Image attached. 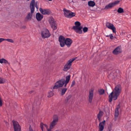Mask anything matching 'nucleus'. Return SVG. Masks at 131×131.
I'll use <instances>...</instances> for the list:
<instances>
[{
    "instance_id": "obj_50",
    "label": "nucleus",
    "mask_w": 131,
    "mask_h": 131,
    "mask_svg": "<svg viewBox=\"0 0 131 131\" xmlns=\"http://www.w3.org/2000/svg\"><path fill=\"white\" fill-rule=\"evenodd\" d=\"M110 36V35H106V37H109Z\"/></svg>"
},
{
    "instance_id": "obj_3",
    "label": "nucleus",
    "mask_w": 131,
    "mask_h": 131,
    "mask_svg": "<svg viewBox=\"0 0 131 131\" xmlns=\"http://www.w3.org/2000/svg\"><path fill=\"white\" fill-rule=\"evenodd\" d=\"M51 36L49 30L46 28H44L41 31L42 37L43 38H48Z\"/></svg>"
},
{
    "instance_id": "obj_8",
    "label": "nucleus",
    "mask_w": 131,
    "mask_h": 131,
    "mask_svg": "<svg viewBox=\"0 0 131 131\" xmlns=\"http://www.w3.org/2000/svg\"><path fill=\"white\" fill-rule=\"evenodd\" d=\"M106 26L108 28L112 30L113 33H116V28L113 24L109 22H107Z\"/></svg>"
},
{
    "instance_id": "obj_49",
    "label": "nucleus",
    "mask_w": 131,
    "mask_h": 131,
    "mask_svg": "<svg viewBox=\"0 0 131 131\" xmlns=\"http://www.w3.org/2000/svg\"><path fill=\"white\" fill-rule=\"evenodd\" d=\"M39 10L40 12H41V8H39Z\"/></svg>"
},
{
    "instance_id": "obj_14",
    "label": "nucleus",
    "mask_w": 131,
    "mask_h": 131,
    "mask_svg": "<svg viewBox=\"0 0 131 131\" xmlns=\"http://www.w3.org/2000/svg\"><path fill=\"white\" fill-rule=\"evenodd\" d=\"M93 95V90L91 89L89 91V101L91 103L92 102Z\"/></svg>"
},
{
    "instance_id": "obj_1",
    "label": "nucleus",
    "mask_w": 131,
    "mask_h": 131,
    "mask_svg": "<svg viewBox=\"0 0 131 131\" xmlns=\"http://www.w3.org/2000/svg\"><path fill=\"white\" fill-rule=\"evenodd\" d=\"M121 86L120 84L116 85L115 87L114 90L110 94L108 97V101L110 102H112L113 98L114 100H116L121 92Z\"/></svg>"
},
{
    "instance_id": "obj_57",
    "label": "nucleus",
    "mask_w": 131,
    "mask_h": 131,
    "mask_svg": "<svg viewBox=\"0 0 131 131\" xmlns=\"http://www.w3.org/2000/svg\"><path fill=\"white\" fill-rule=\"evenodd\" d=\"M1 0H0V1H1Z\"/></svg>"
},
{
    "instance_id": "obj_41",
    "label": "nucleus",
    "mask_w": 131,
    "mask_h": 131,
    "mask_svg": "<svg viewBox=\"0 0 131 131\" xmlns=\"http://www.w3.org/2000/svg\"><path fill=\"white\" fill-rule=\"evenodd\" d=\"M29 128V131H34L32 128L31 125H30Z\"/></svg>"
},
{
    "instance_id": "obj_33",
    "label": "nucleus",
    "mask_w": 131,
    "mask_h": 131,
    "mask_svg": "<svg viewBox=\"0 0 131 131\" xmlns=\"http://www.w3.org/2000/svg\"><path fill=\"white\" fill-rule=\"evenodd\" d=\"M6 81L5 79L0 78V84L4 83Z\"/></svg>"
},
{
    "instance_id": "obj_20",
    "label": "nucleus",
    "mask_w": 131,
    "mask_h": 131,
    "mask_svg": "<svg viewBox=\"0 0 131 131\" xmlns=\"http://www.w3.org/2000/svg\"><path fill=\"white\" fill-rule=\"evenodd\" d=\"M0 63L8 64L10 65V63L5 59L2 58L0 59Z\"/></svg>"
},
{
    "instance_id": "obj_17",
    "label": "nucleus",
    "mask_w": 131,
    "mask_h": 131,
    "mask_svg": "<svg viewBox=\"0 0 131 131\" xmlns=\"http://www.w3.org/2000/svg\"><path fill=\"white\" fill-rule=\"evenodd\" d=\"M105 123V121L104 120L102 122L100 123L99 125V131H102L103 130Z\"/></svg>"
},
{
    "instance_id": "obj_40",
    "label": "nucleus",
    "mask_w": 131,
    "mask_h": 131,
    "mask_svg": "<svg viewBox=\"0 0 131 131\" xmlns=\"http://www.w3.org/2000/svg\"><path fill=\"white\" fill-rule=\"evenodd\" d=\"M75 81L74 80H73L72 81V84L71 85V88L73 87L74 85H75Z\"/></svg>"
},
{
    "instance_id": "obj_51",
    "label": "nucleus",
    "mask_w": 131,
    "mask_h": 131,
    "mask_svg": "<svg viewBox=\"0 0 131 131\" xmlns=\"http://www.w3.org/2000/svg\"><path fill=\"white\" fill-rule=\"evenodd\" d=\"M33 92V91H31V92H30V93H31V92Z\"/></svg>"
},
{
    "instance_id": "obj_24",
    "label": "nucleus",
    "mask_w": 131,
    "mask_h": 131,
    "mask_svg": "<svg viewBox=\"0 0 131 131\" xmlns=\"http://www.w3.org/2000/svg\"><path fill=\"white\" fill-rule=\"evenodd\" d=\"M36 18L38 21L41 20V14L39 13H37L36 15Z\"/></svg>"
},
{
    "instance_id": "obj_6",
    "label": "nucleus",
    "mask_w": 131,
    "mask_h": 131,
    "mask_svg": "<svg viewBox=\"0 0 131 131\" xmlns=\"http://www.w3.org/2000/svg\"><path fill=\"white\" fill-rule=\"evenodd\" d=\"M14 131H20L21 127L18 123L14 120L12 121Z\"/></svg>"
},
{
    "instance_id": "obj_47",
    "label": "nucleus",
    "mask_w": 131,
    "mask_h": 131,
    "mask_svg": "<svg viewBox=\"0 0 131 131\" xmlns=\"http://www.w3.org/2000/svg\"><path fill=\"white\" fill-rule=\"evenodd\" d=\"M43 16L41 15V19L43 18Z\"/></svg>"
},
{
    "instance_id": "obj_28",
    "label": "nucleus",
    "mask_w": 131,
    "mask_h": 131,
    "mask_svg": "<svg viewBox=\"0 0 131 131\" xmlns=\"http://www.w3.org/2000/svg\"><path fill=\"white\" fill-rule=\"evenodd\" d=\"M32 13L31 12V13H29L26 17L27 19H30L32 17Z\"/></svg>"
},
{
    "instance_id": "obj_21",
    "label": "nucleus",
    "mask_w": 131,
    "mask_h": 131,
    "mask_svg": "<svg viewBox=\"0 0 131 131\" xmlns=\"http://www.w3.org/2000/svg\"><path fill=\"white\" fill-rule=\"evenodd\" d=\"M88 5L90 7H93L95 5V2L93 1H90L88 2Z\"/></svg>"
},
{
    "instance_id": "obj_55",
    "label": "nucleus",
    "mask_w": 131,
    "mask_h": 131,
    "mask_svg": "<svg viewBox=\"0 0 131 131\" xmlns=\"http://www.w3.org/2000/svg\"><path fill=\"white\" fill-rule=\"evenodd\" d=\"M82 0L83 1H85V0Z\"/></svg>"
},
{
    "instance_id": "obj_19",
    "label": "nucleus",
    "mask_w": 131,
    "mask_h": 131,
    "mask_svg": "<svg viewBox=\"0 0 131 131\" xmlns=\"http://www.w3.org/2000/svg\"><path fill=\"white\" fill-rule=\"evenodd\" d=\"M64 15L65 17L68 18L67 16L71 12V11L66 9L65 8H64L63 9Z\"/></svg>"
},
{
    "instance_id": "obj_39",
    "label": "nucleus",
    "mask_w": 131,
    "mask_h": 131,
    "mask_svg": "<svg viewBox=\"0 0 131 131\" xmlns=\"http://www.w3.org/2000/svg\"><path fill=\"white\" fill-rule=\"evenodd\" d=\"M77 58V57L73 58L72 59H70L69 60L71 61V62L72 63V62H73Z\"/></svg>"
},
{
    "instance_id": "obj_25",
    "label": "nucleus",
    "mask_w": 131,
    "mask_h": 131,
    "mask_svg": "<svg viewBox=\"0 0 131 131\" xmlns=\"http://www.w3.org/2000/svg\"><path fill=\"white\" fill-rule=\"evenodd\" d=\"M67 89L66 88H64L62 89L61 91H60L61 95L63 96L65 94V92L67 91Z\"/></svg>"
},
{
    "instance_id": "obj_45",
    "label": "nucleus",
    "mask_w": 131,
    "mask_h": 131,
    "mask_svg": "<svg viewBox=\"0 0 131 131\" xmlns=\"http://www.w3.org/2000/svg\"><path fill=\"white\" fill-rule=\"evenodd\" d=\"M43 126H44L45 127L47 128L48 126L46 124H43Z\"/></svg>"
},
{
    "instance_id": "obj_11",
    "label": "nucleus",
    "mask_w": 131,
    "mask_h": 131,
    "mask_svg": "<svg viewBox=\"0 0 131 131\" xmlns=\"http://www.w3.org/2000/svg\"><path fill=\"white\" fill-rule=\"evenodd\" d=\"M72 65V63L69 60L68 61L67 63L64 66L63 69V71H67L70 68Z\"/></svg>"
},
{
    "instance_id": "obj_46",
    "label": "nucleus",
    "mask_w": 131,
    "mask_h": 131,
    "mask_svg": "<svg viewBox=\"0 0 131 131\" xmlns=\"http://www.w3.org/2000/svg\"><path fill=\"white\" fill-rule=\"evenodd\" d=\"M101 118V117H99V119H98L99 120V122L100 121V118Z\"/></svg>"
},
{
    "instance_id": "obj_44",
    "label": "nucleus",
    "mask_w": 131,
    "mask_h": 131,
    "mask_svg": "<svg viewBox=\"0 0 131 131\" xmlns=\"http://www.w3.org/2000/svg\"><path fill=\"white\" fill-rule=\"evenodd\" d=\"M4 41V38H0V43L3 41Z\"/></svg>"
},
{
    "instance_id": "obj_52",
    "label": "nucleus",
    "mask_w": 131,
    "mask_h": 131,
    "mask_svg": "<svg viewBox=\"0 0 131 131\" xmlns=\"http://www.w3.org/2000/svg\"><path fill=\"white\" fill-rule=\"evenodd\" d=\"M40 126H41V123H40Z\"/></svg>"
},
{
    "instance_id": "obj_43",
    "label": "nucleus",
    "mask_w": 131,
    "mask_h": 131,
    "mask_svg": "<svg viewBox=\"0 0 131 131\" xmlns=\"http://www.w3.org/2000/svg\"><path fill=\"white\" fill-rule=\"evenodd\" d=\"M43 123L41 122V130L43 131Z\"/></svg>"
},
{
    "instance_id": "obj_13",
    "label": "nucleus",
    "mask_w": 131,
    "mask_h": 131,
    "mask_svg": "<svg viewBox=\"0 0 131 131\" xmlns=\"http://www.w3.org/2000/svg\"><path fill=\"white\" fill-rule=\"evenodd\" d=\"M72 42V40L71 39L69 38H66L64 45H66L68 47H69L71 46Z\"/></svg>"
},
{
    "instance_id": "obj_42",
    "label": "nucleus",
    "mask_w": 131,
    "mask_h": 131,
    "mask_svg": "<svg viewBox=\"0 0 131 131\" xmlns=\"http://www.w3.org/2000/svg\"><path fill=\"white\" fill-rule=\"evenodd\" d=\"M110 38L111 39H113L114 37L112 35V34H111L110 35Z\"/></svg>"
},
{
    "instance_id": "obj_37",
    "label": "nucleus",
    "mask_w": 131,
    "mask_h": 131,
    "mask_svg": "<svg viewBox=\"0 0 131 131\" xmlns=\"http://www.w3.org/2000/svg\"><path fill=\"white\" fill-rule=\"evenodd\" d=\"M83 30L84 32L85 33L88 31V28L87 27H84L83 28Z\"/></svg>"
},
{
    "instance_id": "obj_27",
    "label": "nucleus",
    "mask_w": 131,
    "mask_h": 131,
    "mask_svg": "<svg viewBox=\"0 0 131 131\" xmlns=\"http://www.w3.org/2000/svg\"><path fill=\"white\" fill-rule=\"evenodd\" d=\"M117 12L119 13H122L124 12V10L123 9L119 7L117 10Z\"/></svg>"
},
{
    "instance_id": "obj_10",
    "label": "nucleus",
    "mask_w": 131,
    "mask_h": 131,
    "mask_svg": "<svg viewBox=\"0 0 131 131\" xmlns=\"http://www.w3.org/2000/svg\"><path fill=\"white\" fill-rule=\"evenodd\" d=\"M59 41L60 43V46L63 47L64 46V43L65 42L66 39L63 36L61 35L59 38Z\"/></svg>"
},
{
    "instance_id": "obj_56",
    "label": "nucleus",
    "mask_w": 131,
    "mask_h": 131,
    "mask_svg": "<svg viewBox=\"0 0 131 131\" xmlns=\"http://www.w3.org/2000/svg\"><path fill=\"white\" fill-rule=\"evenodd\" d=\"M27 0V1H29L30 0Z\"/></svg>"
},
{
    "instance_id": "obj_30",
    "label": "nucleus",
    "mask_w": 131,
    "mask_h": 131,
    "mask_svg": "<svg viewBox=\"0 0 131 131\" xmlns=\"http://www.w3.org/2000/svg\"><path fill=\"white\" fill-rule=\"evenodd\" d=\"M99 94L100 95H102L105 93V90L103 89H101L98 90Z\"/></svg>"
},
{
    "instance_id": "obj_16",
    "label": "nucleus",
    "mask_w": 131,
    "mask_h": 131,
    "mask_svg": "<svg viewBox=\"0 0 131 131\" xmlns=\"http://www.w3.org/2000/svg\"><path fill=\"white\" fill-rule=\"evenodd\" d=\"M53 121L51 124L55 126L58 121V116L56 115H54L53 117Z\"/></svg>"
},
{
    "instance_id": "obj_12",
    "label": "nucleus",
    "mask_w": 131,
    "mask_h": 131,
    "mask_svg": "<svg viewBox=\"0 0 131 131\" xmlns=\"http://www.w3.org/2000/svg\"><path fill=\"white\" fill-rule=\"evenodd\" d=\"M82 26L77 27L76 26H73L72 28V29H74L77 33L79 34H82Z\"/></svg>"
},
{
    "instance_id": "obj_5",
    "label": "nucleus",
    "mask_w": 131,
    "mask_h": 131,
    "mask_svg": "<svg viewBox=\"0 0 131 131\" xmlns=\"http://www.w3.org/2000/svg\"><path fill=\"white\" fill-rule=\"evenodd\" d=\"M64 83V79L63 78L62 79L59 81H57L55 84V85L53 87V89H57L60 87H61L62 86H60V84H62L63 82Z\"/></svg>"
},
{
    "instance_id": "obj_29",
    "label": "nucleus",
    "mask_w": 131,
    "mask_h": 131,
    "mask_svg": "<svg viewBox=\"0 0 131 131\" xmlns=\"http://www.w3.org/2000/svg\"><path fill=\"white\" fill-rule=\"evenodd\" d=\"M103 112L101 111H99V114L97 115V117L98 119H99V117H101L102 116Z\"/></svg>"
},
{
    "instance_id": "obj_32",
    "label": "nucleus",
    "mask_w": 131,
    "mask_h": 131,
    "mask_svg": "<svg viewBox=\"0 0 131 131\" xmlns=\"http://www.w3.org/2000/svg\"><path fill=\"white\" fill-rule=\"evenodd\" d=\"M70 77L71 75H70L67 76L66 77V81L64 80V82L69 83L70 80Z\"/></svg>"
},
{
    "instance_id": "obj_35",
    "label": "nucleus",
    "mask_w": 131,
    "mask_h": 131,
    "mask_svg": "<svg viewBox=\"0 0 131 131\" xmlns=\"http://www.w3.org/2000/svg\"><path fill=\"white\" fill-rule=\"evenodd\" d=\"M53 95V93L52 91H50L49 92V95L48 97H50L52 96Z\"/></svg>"
},
{
    "instance_id": "obj_34",
    "label": "nucleus",
    "mask_w": 131,
    "mask_h": 131,
    "mask_svg": "<svg viewBox=\"0 0 131 131\" xmlns=\"http://www.w3.org/2000/svg\"><path fill=\"white\" fill-rule=\"evenodd\" d=\"M4 41L6 40L8 42H10L11 43H13L14 42V41L12 39H5L4 38Z\"/></svg>"
},
{
    "instance_id": "obj_36",
    "label": "nucleus",
    "mask_w": 131,
    "mask_h": 131,
    "mask_svg": "<svg viewBox=\"0 0 131 131\" xmlns=\"http://www.w3.org/2000/svg\"><path fill=\"white\" fill-rule=\"evenodd\" d=\"M113 124L112 123H110L108 127V130L109 131H111L112 130V126Z\"/></svg>"
},
{
    "instance_id": "obj_48",
    "label": "nucleus",
    "mask_w": 131,
    "mask_h": 131,
    "mask_svg": "<svg viewBox=\"0 0 131 131\" xmlns=\"http://www.w3.org/2000/svg\"><path fill=\"white\" fill-rule=\"evenodd\" d=\"M23 28L24 29H25L26 28V26H24L23 27Z\"/></svg>"
},
{
    "instance_id": "obj_22",
    "label": "nucleus",
    "mask_w": 131,
    "mask_h": 131,
    "mask_svg": "<svg viewBox=\"0 0 131 131\" xmlns=\"http://www.w3.org/2000/svg\"><path fill=\"white\" fill-rule=\"evenodd\" d=\"M108 78L110 80L114 79L115 78L113 73H111L108 76Z\"/></svg>"
},
{
    "instance_id": "obj_7",
    "label": "nucleus",
    "mask_w": 131,
    "mask_h": 131,
    "mask_svg": "<svg viewBox=\"0 0 131 131\" xmlns=\"http://www.w3.org/2000/svg\"><path fill=\"white\" fill-rule=\"evenodd\" d=\"M119 2L120 1H117L114 2L109 3L105 6L104 9H107L109 8H111L112 7L115 6V5L118 4Z\"/></svg>"
},
{
    "instance_id": "obj_18",
    "label": "nucleus",
    "mask_w": 131,
    "mask_h": 131,
    "mask_svg": "<svg viewBox=\"0 0 131 131\" xmlns=\"http://www.w3.org/2000/svg\"><path fill=\"white\" fill-rule=\"evenodd\" d=\"M51 13L50 10L49 9H43L41 8V14L43 15H49Z\"/></svg>"
},
{
    "instance_id": "obj_15",
    "label": "nucleus",
    "mask_w": 131,
    "mask_h": 131,
    "mask_svg": "<svg viewBox=\"0 0 131 131\" xmlns=\"http://www.w3.org/2000/svg\"><path fill=\"white\" fill-rule=\"evenodd\" d=\"M120 103H119L117 105V107L115 110L114 117L115 119H117L119 115L118 109L120 107Z\"/></svg>"
},
{
    "instance_id": "obj_4",
    "label": "nucleus",
    "mask_w": 131,
    "mask_h": 131,
    "mask_svg": "<svg viewBox=\"0 0 131 131\" xmlns=\"http://www.w3.org/2000/svg\"><path fill=\"white\" fill-rule=\"evenodd\" d=\"M49 21L51 28L53 30H56L57 29V25L56 23V21L52 17L49 18Z\"/></svg>"
},
{
    "instance_id": "obj_2",
    "label": "nucleus",
    "mask_w": 131,
    "mask_h": 131,
    "mask_svg": "<svg viewBox=\"0 0 131 131\" xmlns=\"http://www.w3.org/2000/svg\"><path fill=\"white\" fill-rule=\"evenodd\" d=\"M35 6L37 9L38 8V5H37V2H35V0H32L30 4V7L31 13L34 12Z\"/></svg>"
},
{
    "instance_id": "obj_23",
    "label": "nucleus",
    "mask_w": 131,
    "mask_h": 131,
    "mask_svg": "<svg viewBox=\"0 0 131 131\" xmlns=\"http://www.w3.org/2000/svg\"><path fill=\"white\" fill-rule=\"evenodd\" d=\"M75 15L76 13H75L70 12V13L67 16L68 17V18H71L75 16Z\"/></svg>"
},
{
    "instance_id": "obj_9",
    "label": "nucleus",
    "mask_w": 131,
    "mask_h": 131,
    "mask_svg": "<svg viewBox=\"0 0 131 131\" xmlns=\"http://www.w3.org/2000/svg\"><path fill=\"white\" fill-rule=\"evenodd\" d=\"M122 50L121 49V46H119L116 48L112 51V53L114 55H116L121 53Z\"/></svg>"
},
{
    "instance_id": "obj_38",
    "label": "nucleus",
    "mask_w": 131,
    "mask_h": 131,
    "mask_svg": "<svg viewBox=\"0 0 131 131\" xmlns=\"http://www.w3.org/2000/svg\"><path fill=\"white\" fill-rule=\"evenodd\" d=\"M68 83V82H64V83L63 82V84H60V85H61L60 86H62V87L63 86V85H64V86L65 87L66 86V85H67V84Z\"/></svg>"
},
{
    "instance_id": "obj_31",
    "label": "nucleus",
    "mask_w": 131,
    "mask_h": 131,
    "mask_svg": "<svg viewBox=\"0 0 131 131\" xmlns=\"http://www.w3.org/2000/svg\"><path fill=\"white\" fill-rule=\"evenodd\" d=\"M75 26H76L77 27H81V24L80 22L78 21H77L74 23Z\"/></svg>"
},
{
    "instance_id": "obj_53",
    "label": "nucleus",
    "mask_w": 131,
    "mask_h": 131,
    "mask_svg": "<svg viewBox=\"0 0 131 131\" xmlns=\"http://www.w3.org/2000/svg\"><path fill=\"white\" fill-rule=\"evenodd\" d=\"M48 1H52V0H48Z\"/></svg>"
},
{
    "instance_id": "obj_26",
    "label": "nucleus",
    "mask_w": 131,
    "mask_h": 131,
    "mask_svg": "<svg viewBox=\"0 0 131 131\" xmlns=\"http://www.w3.org/2000/svg\"><path fill=\"white\" fill-rule=\"evenodd\" d=\"M72 95H69L67 97H66V99L65 100V102L66 103H67L68 102L69 100L71 99V97Z\"/></svg>"
},
{
    "instance_id": "obj_54",
    "label": "nucleus",
    "mask_w": 131,
    "mask_h": 131,
    "mask_svg": "<svg viewBox=\"0 0 131 131\" xmlns=\"http://www.w3.org/2000/svg\"><path fill=\"white\" fill-rule=\"evenodd\" d=\"M55 131H58V130H56Z\"/></svg>"
}]
</instances>
